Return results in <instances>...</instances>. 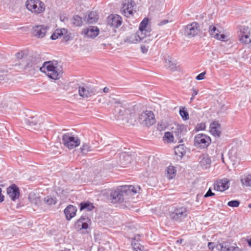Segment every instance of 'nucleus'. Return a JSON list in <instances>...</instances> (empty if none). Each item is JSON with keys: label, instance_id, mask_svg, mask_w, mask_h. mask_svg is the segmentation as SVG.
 Instances as JSON below:
<instances>
[{"label": "nucleus", "instance_id": "nucleus-1", "mask_svg": "<svg viewBox=\"0 0 251 251\" xmlns=\"http://www.w3.org/2000/svg\"><path fill=\"white\" fill-rule=\"evenodd\" d=\"M40 70L49 77L54 80L59 79L61 77L62 71L56 62H45L40 68Z\"/></svg>", "mask_w": 251, "mask_h": 251}, {"label": "nucleus", "instance_id": "nucleus-2", "mask_svg": "<svg viewBox=\"0 0 251 251\" xmlns=\"http://www.w3.org/2000/svg\"><path fill=\"white\" fill-rule=\"evenodd\" d=\"M139 123L146 127L153 126L156 122L155 115L151 110H145L138 115Z\"/></svg>", "mask_w": 251, "mask_h": 251}, {"label": "nucleus", "instance_id": "nucleus-3", "mask_svg": "<svg viewBox=\"0 0 251 251\" xmlns=\"http://www.w3.org/2000/svg\"><path fill=\"white\" fill-rule=\"evenodd\" d=\"M25 5L28 10L35 14H40L45 9L44 3L40 0H26Z\"/></svg>", "mask_w": 251, "mask_h": 251}, {"label": "nucleus", "instance_id": "nucleus-4", "mask_svg": "<svg viewBox=\"0 0 251 251\" xmlns=\"http://www.w3.org/2000/svg\"><path fill=\"white\" fill-rule=\"evenodd\" d=\"M63 145L69 149H73L78 147L80 144V140L77 136L71 133H67L62 136Z\"/></svg>", "mask_w": 251, "mask_h": 251}, {"label": "nucleus", "instance_id": "nucleus-5", "mask_svg": "<svg viewBox=\"0 0 251 251\" xmlns=\"http://www.w3.org/2000/svg\"><path fill=\"white\" fill-rule=\"evenodd\" d=\"M188 215L187 208L184 206L176 207L169 214L170 218L176 222H180Z\"/></svg>", "mask_w": 251, "mask_h": 251}, {"label": "nucleus", "instance_id": "nucleus-6", "mask_svg": "<svg viewBox=\"0 0 251 251\" xmlns=\"http://www.w3.org/2000/svg\"><path fill=\"white\" fill-rule=\"evenodd\" d=\"M207 246L211 251H241L237 246H229L222 243L209 242Z\"/></svg>", "mask_w": 251, "mask_h": 251}, {"label": "nucleus", "instance_id": "nucleus-7", "mask_svg": "<svg viewBox=\"0 0 251 251\" xmlns=\"http://www.w3.org/2000/svg\"><path fill=\"white\" fill-rule=\"evenodd\" d=\"M210 138L203 134H198L195 136L194 139V145L196 147L205 148L207 147L211 143Z\"/></svg>", "mask_w": 251, "mask_h": 251}, {"label": "nucleus", "instance_id": "nucleus-8", "mask_svg": "<svg viewBox=\"0 0 251 251\" xmlns=\"http://www.w3.org/2000/svg\"><path fill=\"white\" fill-rule=\"evenodd\" d=\"M239 41L243 44H249L251 43V28L248 26H243L240 30L239 34Z\"/></svg>", "mask_w": 251, "mask_h": 251}, {"label": "nucleus", "instance_id": "nucleus-9", "mask_svg": "<svg viewBox=\"0 0 251 251\" xmlns=\"http://www.w3.org/2000/svg\"><path fill=\"white\" fill-rule=\"evenodd\" d=\"M126 196L122 186H118L112 190L110 193V197L113 202H123L125 200L124 197Z\"/></svg>", "mask_w": 251, "mask_h": 251}, {"label": "nucleus", "instance_id": "nucleus-10", "mask_svg": "<svg viewBox=\"0 0 251 251\" xmlns=\"http://www.w3.org/2000/svg\"><path fill=\"white\" fill-rule=\"evenodd\" d=\"M100 32L98 27L90 26L83 28L81 31V34L85 38H94L97 37Z\"/></svg>", "mask_w": 251, "mask_h": 251}, {"label": "nucleus", "instance_id": "nucleus-11", "mask_svg": "<svg viewBox=\"0 0 251 251\" xmlns=\"http://www.w3.org/2000/svg\"><path fill=\"white\" fill-rule=\"evenodd\" d=\"M200 30L199 24L196 22L187 25L185 29V33L187 36L190 37H193L198 35Z\"/></svg>", "mask_w": 251, "mask_h": 251}, {"label": "nucleus", "instance_id": "nucleus-12", "mask_svg": "<svg viewBox=\"0 0 251 251\" xmlns=\"http://www.w3.org/2000/svg\"><path fill=\"white\" fill-rule=\"evenodd\" d=\"M229 181L226 178L216 180L213 184L214 190L224 192L229 188Z\"/></svg>", "mask_w": 251, "mask_h": 251}, {"label": "nucleus", "instance_id": "nucleus-13", "mask_svg": "<svg viewBox=\"0 0 251 251\" xmlns=\"http://www.w3.org/2000/svg\"><path fill=\"white\" fill-rule=\"evenodd\" d=\"M135 4L132 1L128 0L124 3L123 6V12L126 17H130L133 16V13L136 12Z\"/></svg>", "mask_w": 251, "mask_h": 251}, {"label": "nucleus", "instance_id": "nucleus-14", "mask_svg": "<svg viewBox=\"0 0 251 251\" xmlns=\"http://www.w3.org/2000/svg\"><path fill=\"white\" fill-rule=\"evenodd\" d=\"M209 32L210 35L217 40L222 41H226L228 40L227 36L219 31L215 26H210Z\"/></svg>", "mask_w": 251, "mask_h": 251}, {"label": "nucleus", "instance_id": "nucleus-15", "mask_svg": "<svg viewBox=\"0 0 251 251\" xmlns=\"http://www.w3.org/2000/svg\"><path fill=\"white\" fill-rule=\"evenodd\" d=\"M78 93L80 97L88 98L94 95L95 92L91 87L85 84L79 87Z\"/></svg>", "mask_w": 251, "mask_h": 251}, {"label": "nucleus", "instance_id": "nucleus-16", "mask_svg": "<svg viewBox=\"0 0 251 251\" xmlns=\"http://www.w3.org/2000/svg\"><path fill=\"white\" fill-rule=\"evenodd\" d=\"M171 132L177 139H180L186 132V128L183 125L174 124L171 127Z\"/></svg>", "mask_w": 251, "mask_h": 251}, {"label": "nucleus", "instance_id": "nucleus-17", "mask_svg": "<svg viewBox=\"0 0 251 251\" xmlns=\"http://www.w3.org/2000/svg\"><path fill=\"white\" fill-rule=\"evenodd\" d=\"M107 23L110 26L117 28L121 25L123 20L118 15H111L107 17Z\"/></svg>", "mask_w": 251, "mask_h": 251}, {"label": "nucleus", "instance_id": "nucleus-18", "mask_svg": "<svg viewBox=\"0 0 251 251\" xmlns=\"http://www.w3.org/2000/svg\"><path fill=\"white\" fill-rule=\"evenodd\" d=\"M125 195L126 197L133 196L137 193H140L141 188L140 186L129 185H122Z\"/></svg>", "mask_w": 251, "mask_h": 251}, {"label": "nucleus", "instance_id": "nucleus-19", "mask_svg": "<svg viewBox=\"0 0 251 251\" xmlns=\"http://www.w3.org/2000/svg\"><path fill=\"white\" fill-rule=\"evenodd\" d=\"M91 224L90 220L86 217L81 216L75 223V227L78 230L86 229Z\"/></svg>", "mask_w": 251, "mask_h": 251}, {"label": "nucleus", "instance_id": "nucleus-20", "mask_svg": "<svg viewBox=\"0 0 251 251\" xmlns=\"http://www.w3.org/2000/svg\"><path fill=\"white\" fill-rule=\"evenodd\" d=\"M47 32V27L43 25H39L32 28V34L33 36L41 38L44 37Z\"/></svg>", "mask_w": 251, "mask_h": 251}, {"label": "nucleus", "instance_id": "nucleus-21", "mask_svg": "<svg viewBox=\"0 0 251 251\" xmlns=\"http://www.w3.org/2000/svg\"><path fill=\"white\" fill-rule=\"evenodd\" d=\"M7 193L11 200L15 201L20 197V191L18 187L14 184L7 188Z\"/></svg>", "mask_w": 251, "mask_h": 251}, {"label": "nucleus", "instance_id": "nucleus-22", "mask_svg": "<svg viewBox=\"0 0 251 251\" xmlns=\"http://www.w3.org/2000/svg\"><path fill=\"white\" fill-rule=\"evenodd\" d=\"M77 211V209L76 206L72 204L68 205L64 210L66 219L70 221L74 218L76 216Z\"/></svg>", "mask_w": 251, "mask_h": 251}, {"label": "nucleus", "instance_id": "nucleus-23", "mask_svg": "<svg viewBox=\"0 0 251 251\" xmlns=\"http://www.w3.org/2000/svg\"><path fill=\"white\" fill-rule=\"evenodd\" d=\"M221 125L217 121H214L210 125L209 131L214 136L219 137L221 133Z\"/></svg>", "mask_w": 251, "mask_h": 251}, {"label": "nucleus", "instance_id": "nucleus-24", "mask_svg": "<svg viewBox=\"0 0 251 251\" xmlns=\"http://www.w3.org/2000/svg\"><path fill=\"white\" fill-rule=\"evenodd\" d=\"M139 235L134 237L131 242V246L133 251H148L144 249V247L139 243Z\"/></svg>", "mask_w": 251, "mask_h": 251}, {"label": "nucleus", "instance_id": "nucleus-25", "mask_svg": "<svg viewBox=\"0 0 251 251\" xmlns=\"http://www.w3.org/2000/svg\"><path fill=\"white\" fill-rule=\"evenodd\" d=\"M10 74L7 67L4 65H0V81H5L9 78Z\"/></svg>", "mask_w": 251, "mask_h": 251}, {"label": "nucleus", "instance_id": "nucleus-26", "mask_svg": "<svg viewBox=\"0 0 251 251\" xmlns=\"http://www.w3.org/2000/svg\"><path fill=\"white\" fill-rule=\"evenodd\" d=\"M87 22L88 24H93L97 22L99 16L97 12L91 11L85 17Z\"/></svg>", "mask_w": 251, "mask_h": 251}, {"label": "nucleus", "instance_id": "nucleus-27", "mask_svg": "<svg viewBox=\"0 0 251 251\" xmlns=\"http://www.w3.org/2000/svg\"><path fill=\"white\" fill-rule=\"evenodd\" d=\"M165 66L169 68L172 71H175L176 69V64L173 61L172 58L167 56L165 59Z\"/></svg>", "mask_w": 251, "mask_h": 251}, {"label": "nucleus", "instance_id": "nucleus-28", "mask_svg": "<svg viewBox=\"0 0 251 251\" xmlns=\"http://www.w3.org/2000/svg\"><path fill=\"white\" fill-rule=\"evenodd\" d=\"M66 33H67V30L65 28L57 29L52 34L50 38L52 40H56Z\"/></svg>", "mask_w": 251, "mask_h": 251}, {"label": "nucleus", "instance_id": "nucleus-29", "mask_svg": "<svg viewBox=\"0 0 251 251\" xmlns=\"http://www.w3.org/2000/svg\"><path fill=\"white\" fill-rule=\"evenodd\" d=\"M241 182L242 185L246 187L251 186V174H246L241 177Z\"/></svg>", "mask_w": 251, "mask_h": 251}, {"label": "nucleus", "instance_id": "nucleus-30", "mask_svg": "<svg viewBox=\"0 0 251 251\" xmlns=\"http://www.w3.org/2000/svg\"><path fill=\"white\" fill-rule=\"evenodd\" d=\"M125 41L130 44H136L140 42L137 32L128 35Z\"/></svg>", "mask_w": 251, "mask_h": 251}, {"label": "nucleus", "instance_id": "nucleus-31", "mask_svg": "<svg viewBox=\"0 0 251 251\" xmlns=\"http://www.w3.org/2000/svg\"><path fill=\"white\" fill-rule=\"evenodd\" d=\"M79 206L80 211L84 209H86L87 211H92L95 208L93 203L89 201L81 202Z\"/></svg>", "mask_w": 251, "mask_h": 251}, {"label": "nucleus", "instance_id": "nucleus-32", "mask_svg": "<svg viewBox=\"0 0 251 251\" xmlns=\"http://www.w3.org/2000/svg\"><path fill=\"white\" fill-rule=\"evenodd\" d=\"M176 174V170L174 166H169L167 170V176L169 179L174 178Z\"/></svg>", "mask_w": 251, "mask_h": 251}, {"label": "nucleus", "instance_id": "nucleus-33", "mask_svg": "<svg viewBox=\"0 0 251 251\" xmlns=\"http://www.w3.org/2000/svg\"><path fill=\"white\" fill-rule=\"evenodd\" d=\"M200 164L205 169L209 168L211 164L210 158L207 155H202Z\"/></svg>", "mask_w": 251, "mask_h": 251}, {"label": "nucleus", "instance_id": "nucleus-34", "mask_svg": "<svg viewBox=\"0 0 251 251\" xmlns=\"http://www.w3.org/2000/svg\"><path fill=\"white\" fill-rule=\"evenodd\" d=\"M172 132H166L163 137V140L168 143H174L175 142V138Z\"/></svg>", "mask_w": 251, "mask_h": 251}, {"label": "nucleus", "instance_id": "nucleus-35", "mask_svg": "<svg viewBox=\"0 0 251 251\" xmlns=\"http://www.w3.org/2000/svg\"><path fill=\"white\" fill-rule=\"evenodd\" d=\"M140 41L144 39L146 37L150 36L151 30H139L137 32Z\"/></svg>", "mask_w": 251, "mask_h": 251}, {"label": "nucleus", "instance_id": "nucleus-36", "mask_svg": "<svg viewBox=\"0 0 251 251\" xmlns=\"http://www.w3.org/2000/svg\"><path fill=\"white\" fill-rule=\"evenodd\" d=\"M149 19L148 18H145L141 23L140 24L139 30H151L150 28L148 26Z\"/></svg>", "mask_w": 251, "mask_h": 251}, {"label": "nucleus", "instance_id": "nucleus-37", "mask_svg": "<svg viewBox=\"0 0 251 251\" xmlns=\"http://www.w3.org/2000/svg\"><path fill=\"white\" fill-rule=\"evenodd\" d=\"M175 152L176 155L180 157L183 156L186 152L184 146L182 145H180L175 148Z\"/></svg>", "mask_w": 251, "mask_h": 251}, {"label": "nucleus", "instance_id": "nucleus-38", "mask_svg": "<svg viewBox=\"0 0 251 251\" xmlns=\"http://www.w3.org/2000/svg\"><path fill=\"white\" fill-rule=\"evenodd\" d=\"M28 199L31 203L35 204H37L39 203V198L35 193H30L28 196Z\"/></svg>", "mask_w": 251, "mask_h": 251}, {"label": "nucleus", "instance_id": "nucleus-39", "mask_svg": "<svg viewBox=\"0 0 251 251\" xmlns=\"http://www.w3.org/2000/svg\"><path fill=\"white\" fill-rule=\"evenodd\" d=\"M82 18L79 16H75L73 19V24L75 26H80L82 25Z\"/></svg>", "mask_w": 251, "mask_h": 251}, {"label": "nucleus", "instance_id": "nucleus-40", "mask_svg": "<svg viewBox=\"0 0 251 251\" xmlns=\"http://www.w3.org/2000/svg\"><path fill=\"white\" fill-rule=\"evenodd\" d=\"M44 201L47 205H51L56 203V199L55 198L47 197L44 199Z\"/></svg>", "mask_w": 251, "mask_h": 251}, {"label": "nucleus", "instance_id": "nucleus-41", "mask_svg": "<svg viewBox=\"0 0 251 251\" xmlns=\"http://www.w3.org/2000/svg\"><path fill=\"white\" fill-rule=\"evenodd\" d=\"M179 114L183 120L186 121L189 119V114L185 108L180 109Z\"/></svg>", "mask_w": 251, "mask_h": 251}, {"label": "nucleus", "instance_id": "nucleus-42", "mask_svg": "<svg viewBox=\"0 0 251 251\" xmlns=\"http://www.w3.org/2000/svg\"><path fill=\"white\" fill-rule=\"evenodd\" d=\"M91 146L89 144L84 143L80 148L82 153H86L91 151Z\"/></svg>", "mask_w": 251, "mask_h": 251}, {"label": "nucleus", "instance_id": "nucleus-43", "mask_svg": "<svg viewBox=\"0 0 251 251\" xmlns=\"http://www.w3.org/2000/svg\"><path fill=\"white\" fill-rule=\"evenodd\" d=\"M240 204V202L238 201L234 200L228 202L227 205L229 206L232 207H237Z\"/></svg>", "mask_w": 251, "mask_h": 251}, {"label": "nucleus", "instance_id": "nucleus-44", "mask_svg": "<svg viewBox=\"0 0 251 251\" xmlns=\"http://www.w3.org/2000/svg\"><path fill=\"white\" fill-rule=\"evenodd\" d=\"M206 127L205 124L204 123H201L197 125L196 127L197 130H204Z\"/></svg>", "mask_w": 251, "mask_h": 251}, {"label": "nucleus", "instance_id": "nucleus-45", "mask_svg": "<svg viewBox=\"0 0 251 251\" xmlns=\"http://www.w3.org/2000/svg\"><path fill=\"white\" fill-rule=\"evenodd\" d=\"M205 74H206V72H203L200 74L199 75H198L196 76V79L197 80H202V79H204Z\"/></svg>", "mask_w": 251, "mask_h": 251}, {"label": "nucleus", "instance_id": "nucleus-46", "mask_svg": "<svg viewBox=\"0 0 251 251\" xmlns=\"http://www.w3.org/2000/svg\"><path fill=\"white\" fill-rule=\"evenodd\" d=\"M215 195V193H213L211 189L209 188L207 193L204 195V197L207 198L211 196H214Z\"/></svg>", "mask_w": 251, "mask_h": 251}, {"label": "nucleus", "instance_id": "nucleus-47", "mask_svg": "<svg viewBox=\"0 0 251 251\" xmlns=\"http://www.w3.org/2000/svg\"><path fill=\"white\" fill-rule=\"evenodd\" d=\"M141 49L142 52L143 53H146L148 52V51L149 50V47L148 46L146 47L145 45H142L141 47Z\"/></svg>", "mask_w": 251, "mask_h": 251}, {"label": "nucleus", "instance_id": "nucleus-48", "mask_svg": "<svg viewBox=\"0 0 251 251\" xmlns=\"http://www.w3.org/2000/svg\"><path fill=\"white\" fill-rule=\"evenodd\" d=\"M29 122L30 125H36L37 124V119L36 118H32Z\"/></svg>", "mask_w": 251, "mask_h": 251}, {"label": "nucleus", "instance_id": "nucleus-49", "mask_svg": "<svg viewBox=\"0 0 251 251\" xmlns=\"http://www.w3.org/2000/svg\"><path fill=\"white\" fill-rule=\"evenodd\" d=\"M1 189L0 188V202H1L4 200V196L1 194Z\"/></svg>", "mask_w": 251, "mask_h": 251}, {"label": "nucleus", "instance_id": "nucleus-50", "mask_svg": "<svg viewBox=\"0 0 251 251\" xmlns=\"http://www.w3.org/2000/svg\"><path fill=\"white\" fill-rule=\"evenodd\" d=\"M167 23H168L167 20H164V21L160 22L158 25H162L167 24Z\"/></svg>", "mask_w": 251, "mask_h": 251}, {"label": "nucleus", "instance_id": "nucleus-51", "mask_svg": "<svg viewBox=\"0 0 251 251\" xmlns=\"http://www.w3.org/2000/svg\"><path fill=\"white\" fill-rule=\"evenodd\" d=\"M193 93L192 94L193 97H195V96H196L198 94V91L197 90H196V89H193Z\"/></svg>", "mask_w": 251, "mask_h": 251}, {"label": "nucleus", "instance_id": "nucleus-52", "mask_svg": "<svg viewBox=\"0 0 251 251\" xmlns=\"http://www.w3.org/2000/svg\"><path fill=\"white\" fill-rule=\"evenodd\" d=\"M109 88L108 87H104L103 89V91L104 93H108L109 92Z\"/></svg>", "mask_w": 251, "mask_h": 251}, {"label": "nucleus", "instance_id": "nucleus-53", "mask_svg": "<svg viewBox=\"0 0 251 251\" xmlns=\"http://www.w3.org/2000/svg\"><path fill=\"white\" fill-rule=\"evenodd\" d=\"M246 241L248 242L249 246L251 247V239H247Z\"/></svg>", "mask_w": 251, "mask_h": 251}, {"label": "nucleus", "instance_id": "nucleus-54", "mask_svg": "<svg viewBox=\"0 0 251 251\" xmlns=\"http://www.w3.org/2000/svg\"><path fill=\"white\" fill-rule=\"evenodd\" d=\"M134 113H133V112H131L130 113V118H132V117H134Z\"/></svg>", "mask_w": 251, "mask_h": 251}, {"label": "nucleus", "instance_id": "nucleus-55", "mask_svg": "<svg viewBox=\"0 0 251 251\" xmlns=\"http://www.w3.org/2000/svg\"><path fill=\"white\" fill-rule=\"evenodd\" d=\"M248 207L249 208H251V203L249 204V205H248Z\"/></svg>", "mask_w": 251, "mask_h": 251}, {"label": "nucleus", "instance_id": "nucleus-56", "mask_svg": "<svg viewBox=\"0 0 251 251\" xmlns=\"http://www.w3.org/2000/svg\"><path fill=\"white\" fill-rule=\"evenodd\" d=\"M195 97H193L191 98V100H192Z\"/></svg>", "mask_w": 251, "mask_h": 251}]
</instances>
